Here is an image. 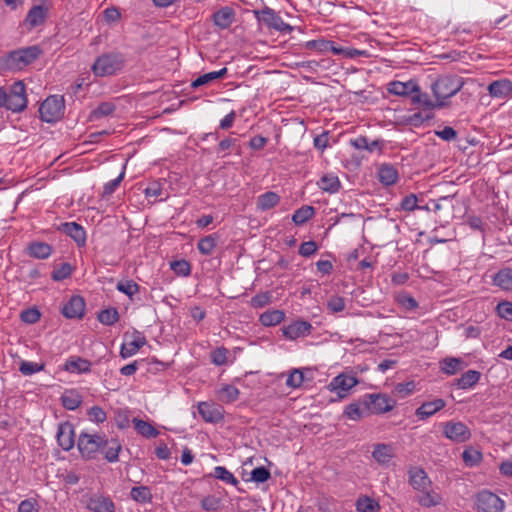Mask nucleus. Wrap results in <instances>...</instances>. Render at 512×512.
I'll list each match as a JSON object with an SVG mask.
<instances>
[{"instance_id":"obj_38","label":"nucleus","mask_w":512,"mask_h":512,"mask_svg":"<svg viewBox=\"0 0 512 512\" xmlns=\"http://www.w3.org/2000/svg\"><path fill=\"white\" fill-rule=\"evenodd\" d=\"M285 318V313L282 310H268L260 315V322L264 326H275L281 323Z\"/></svg>"},{"instance_id":"obj_26","label":"nucleus","mask_w":512,"mask_h":512,"mask_svg":"<svg viewBox=\"0 0 512 512\" xmlns=\"http://www.w3.org/2000/svg\"><path fill=\"white\" fill-rule=\"evenodd\" d=\"M64 370L70 373H87L91 370V363L79 356H71L66 360Z\"/></svg>"},{"instance_id":"obj_17","label":"nucleus","mask_w":512,"mask_h":512,"mask_svg":"<svg viewBox=\"0 0 512 512\" xmlns=\"http://www.w3.org/2000/svg\"><path fill=\"white\" fill-rule=\"evenodd\" d=\"M58 230L71 237L79 247L86 244V232L80 224L65 222L58 227Z\"/></svg>"},{"instance_id":"obj_60","label":"nucleus","mask_w":512,"mask_h":512,"mask_svg":"<svg viewBox=\"0 0 512 512\" xmlns=\"http://www.w3.org/2000/svg\"><path fill=\"white\" fill-rule=\"evenodd\" d=\"M327 308L332 313L342 312L345 309V299L340 296H332L327 301Z\"/></svg>"},{"instance_id":"obj_59","label":"nucleus","mask_w":512,"mask_h":512,"mask_svg":"<svg viewBox=\"0 0 512 512\" xmlns=\"http://www.w3.org/2000/svg\"><path fill=\"white\" fill-rule=\"evenodd\" d=\"M270 477V471L264 466L256 467L251 472V480L256 483H264L270 479Z\"/></svg>"},{"instance_id":"obj_15","label":"nucleus","mask_w":512,"mask_h":512,"mask_svg":"<svg viewBox=\"0 0 512 512\" xmlns=\"http://www.w3.org/2000/svg\"><path fill=\"white\" fill-rule=\"evenodd\" d=\"M198 413L205 422L209 423H218L224 418L223 408L211 402H200L198 404Z\"/></svg>"},{"instance_id":"obj_20","label":"nucleus","mask_w":512,"mask_h":512,"mask_svg":"<svg viewBox=\"0 0 512 512\" xmlns=\"http://www.w3.org/2000/svg\"><path fill=\"white\" fill-rule=\"evenodd\" d=\"M48 11V7L44 5L33 6L26 15L25 24L29 26V29L42 25L46 21Z\"/></svg>"},{"instance_id":"obj_56","label":"nucleus","mask_w":512,"mask_h":512,"mask_svg":"<svg viewBox=\"0 0 512 512\" xmlns=\"http://www.w3.org/2000/svg\"><path fill=\"white\" fill-rule=\"evenodd\" d=\"M45 365L44 364H38L35 362H28V361H21L19 365V371L25 375L29 376L34 373L40 372L44 370Z\"/></svg>"},{"instance_id":"obj_57","label":"nucleus","mask_w":512,"mask_h":512,"mask_svg":"<svg viewBox=\"0 0 512 512\" xmlns=\"http://www.w3.org/2000/svg\"><path fill=\"white\" fill-rule=\"evenodd\" d=\"M124 175H125V166L123 167L122 172L119 174V176L117 178L109 181L108 183H106L104 185L103 192H102L101 196L103 198H106V197H109L110 195H112L115 192V190L118 188V186L120 185L121 181L124 178Z\"/></svg>"},{"instance_id":"obj_5","label":"nucleus","mask_w":512,"mask_h":512,"mask_svg":"<svg viewBox=\"0 0 512 512\" xmlns=\"http://www.w3.org/2000/svg\"><path fill=\"white\" fill-rule=\"evenodd\" d=\"M361 404L368 410L369 415L383 414L391 411L396 401L385 393H372L365 394L361 398Z\"/></svg>"},{"instance_id":"obj_61","label":"nucleus","mask_w":512,"mask_h":512,"mask_svg":"<svg viewBox=\"0 0 512 512\" xmlns=\"http://www.w3.org/2000/svg\"><path fill=\"white\" fill-rule=\"evenodd\" d=\"M40 312L36 308H28L21 312L20 318L24 323L34 324L39 321Z\"/></svg>"},{"instance_id":"obj_42","label":"nucleus","mask_w":512,"mask_h":512,"mask_svg":"<svg viewBox=\"0 0 512 512\" xmlns=\"http://www.w3.org/2000/svg\"><path fill=\"white\" fill-rule=\"evenodd\" d=\"M133 423L136 431L143 437L154 438L159 434L156 428L144 420L134 418Z\"/></svg>"},{"instance_id":"obj_33","label":"nucleus","mask_w":512,"mask_h":512,"mask_svg":"<svg viewBox=\"0 0 512 512\" xmlns=\"http://www.w3.org/2000/svg\"><path fill=\"white\" fill-rule=\"evenodd\" d=\"M493 284L499 288L512 290V268H503L499 270L493 277Z\"/></svg>"},{"instance_id":"obj_12","label":"nucleus","mask_w":512,"mask_h":512,"mask_svg":"<svg viewBox=\"0 0 512 512\" xmlns=\"http://www.w3.org/2000/svg\"><path fill=\"white\" fill-rule=\"evenodd\" d=\"M85 301L82 296L74 295L61 309L62 315L67 319H82L85 315Z\"/></svg>"},{"instance_id":"obj_40","label":"nucleus","mask_w":512,"mask_h":512,"mask_svg":"<svg viewBox=\"0 0 512 512\" xmlns=\"http://www.w3.org/2000/svg\"><path fill=\"white\" fill-rule=\"evenodd\" d=\"M357 512H379V503L368 496H360L355 503Z\"/></svg>"},{"instance_id":"obj_14","label":"nucleus","mask_w":512,"mask_h":512,"mask_svg":"<svg viewBox=\"0 0 512 512\" xmlns=\"http://www.w3.org/2000/svg\"><path fill=\"white\" fill-rule=\"evenodd\" d=\"M56 437L59 446L63 450H71L75 444V432L73 424L69 421L60 423L58 425Z\"/></svg>"},{"instance_id":"obj_36","label":"nucleus","mask_w":512,"mask_h":512,"mask_svg":"<svg viewBox=\"0 0 512 512\" xmlns=\"http://www.w3.org/2000/svg\"><path fill=\"white\" fill-rule=\"evenodd\" d=\"M280 201V197L273 191L265 192L257 198V208L261 211L269 210L275 207Z\"/></svg>"},{"instance_id":"obj_18","label":"nucleus","mask_w":512,"mask_h":512,"mask_svg":"<svg viewBox=\"0 0 512 512\" xmlns=\"http://www.w3.org/2000/svg\"><path fill=\"white\" fill-rule=\"evenodd\" d=\"M351 146L358 150H366L370 153L378 152L382 153L385 146L384 140L375 139L370 141L366 136H358L357 138L350 140Z\"/></svg>"},{"instance_id":"obj_1","label":"nucleus","mask_w":512,"mask_h":512,"mask_svg":"<svg viewBox=\"0 0 512 512\" xmlns=\"http://www.w3.org/2000/svg\"><path fill=\"white\" fill-rule=\"evenodd\" d=\"M43 54L38 45L18 48L0 57V74L8 71H20L32 64Z\"/></svg>"},{"instance_id":"obj_29","label":"nucleus","mask_w":512,"mask_h":512,"mask_svg":"<svg viewBox=\"0 0 512 512\" xmlns=\"http://www.w3.org/2000/svg\"><path fill=\"white\" fill-rule=\"evenodd\" d=\"M411 101L413 104L422 106L426 110L443 108L447 105L444 101L433 102L427 93H422L420 90L412 94Z\"/></svg>"},{"instance_id":"obj_34","label":"nucleus","mask_w":512,"mask_h":512,"mask_svg":"<svg viewBox=\"0 0 512 512\" xmlns=\"http://www.w3.org/2000/svg\"><path fill=\"white\" fill-rule=\"evenodd\" d=\"M481 377V373L476 370H468L461 375L460 378L455 379L454 385L459 389H469L477 384Z\"/></svg>"},{"instance_id":"obj_52","label":"nucleus","mask_w":512,"mask_h":512,"mask_svg":"<svg viewBox=\"0 0 512 512\" xmlns=\"http://www.w3.org/2000/svg\"><path fill=\"white\" fill-rule=\"evenodd\" d=\"M116 288L119 292L126 294L130 298L140 290V286L133 280L119 281Z\"/></svg>"},{"instance_id":"obj_51","label":"nucleus","mask_w":512,"mask_h":512,"mask_svg":"<svg viewBox=\"0 0 512 512\" xmlns=\"http://www.w3.org/2000/svg\"><path fill=\"white\" fill-rule=\"evenodd\" d=\"M462 458L464 463L469 466L473 467L479 464L482 460V453L478 450L469 448L465 449L462 453Z\"/></svg>"},{"instance_id":"obj_13","label":"nucleus","mask_w":512,"mask_h":512,"mask_svg":"<svg viewBox=\"0 0 512 512\" xmlns=\"http://www.w3.org/2000/svg\"><path fill=\"white\" fill-rule=\"evenodd\" d=\"M86 507L92 512H115L113 500L99 493L87 497Z\"/></svg>"},{"instance_id":"obj_62","label":"nucleus","mask_w":512,"mask_h":512,"mask_svg":"<svg viewBox=\"0 0 512 512\" xmlns=\"http://www.w3.org/2000/svg\"><path fill=\"white\" fill-rule=\"evenodd\" d=\"M417 202H418L417 196L415 194L411 193L402 199L400 206H401L402 210L411 212V211H414V210L420 208L417 205Z\"/></svg>"},{"instance_id":"obj_8","label":"nucleus","mask_w":512,"mask_h":512,"mask_svg":"<svg viewBox=\"0 0 512 512\" xmlns=\"http://www.w3.org/2000/svg\"><path fill=\"white\" fill-rule=\"evenodd\" d=\"M358 379L351 374L341 373L334 377L327 385V389L336 393V398L331 401H337L345 398L350 389L358 384Z\"/></svg>"},{"instance_id":"obj_30","label":"nucleus","mask_w":512,"mask_h":512,"mask_svg":"<svg viewBox=\"0 0 512 512\" xmlns=\"http://www.w3.org/2000/svg\"><path fill=\"white\" fill-rule=\"evenodd\" d=\"M379 182L385 186H391L397 182L398 171L391 164H382L378 170Z\"/></svg>"},{"instance_id":"obj_27","label":"nucleus","mask_w":512,"mask_h":512,"mask_svg":"<svg viewBox=\"0 0 512 512\" xmlns=\"http://www.w3.org/2000/svg\"><path fill=\"white\" fill-rule=\"evenodd\" d=\"M134 335L135 337L131 342L122 345L120 350V355L122 358L133 356L140 348L146 344V339L140 332L135 331Z\"/></svg>"},{"instance_id":"obj_10","label":"nucleus","mask_w":512,"mask_h":512,"mask_svg":"<svg viewBox=\"0 0 512 512\" xmlns=\"http://www.w3.org/2000/svg\"><path fill=\"white\" fill-rule=\"evenodd\" d=\"M27 107L25 85L22 81L15 82L7 93L6 109L21 112Z\"/></svg>"},{"instance_id":"obj_35","label":"nucleus","mask_w":512,"mask_h":512,"mask_svg":"<svg viewBox=\"0 0 512 512\" xmlns=\"http://www.w3.org/2000/svg\"><path fill=\"white\" fill-rule=\"evenodd\" d=\"M227 71H228L227 68L224 67L218 71H213V72H209V73L200 75L199 77H197L195 80L192 81L191 87L196 89L200 86L207 85V84L213 82L214 80L221 79L227 74Z\"/></svg>"},{"instance_id":"obj_55","label":"nucleus","mask_w":512,"mask_h":512,"mask_svg":"<svg viewBox=\"0 0 512 512\" xmlns=\"http://www.w3.org/2000/svg\"><path fill=\"white\" fill-rule=\"evenodd\" d=\"M305 380L304 372L300 369H293L287 380L286 385L291 388H299Z\"/></svg>"},{"instance_id":"obj_16","label":"nucleus","mask_w":512,"mask_h":512,"mask_svg":"<svg viewBox=\"0 0 512 512\" xmlns=\"http://www.w3.org/2000/svg\"><path fill=\"white\" fill-rule=\"evenodd\" d=\"M312 325L308 321L297 320L282 328L283 335L289 340L305 337L311 333Z\"/></svg>"},{"instance_id":"obj_19","label":"nucleus","mask_w":512,"mask_h":512,"mask_svg":"<svg viewBox=\"0 0 512 512\" xmlns=\"http://www.w3.org/2000/svg\"><path fill=\"white\" fill-rule=\"evenodd\" d=\"M388 92L397 96H412L414 92L419 91V85L414 80L407 82L392 81L388 84Z\"/></svg>"},{"instance_id":"obj_48","label":"nucleus","mask_w":512,"mask_h":512,"mask_svg":"<svg viewBox=\"0 0 512 512\" xmlns=\"http://www.w3.org/2000/svg\"><path fill=\"white\" fill-rule=\"evenodd\" d=\"M462 363L461 358L447 357L442 361L444 366L441 367V370L447 375H454L460 369Z\"/></svg>"},{"instance_id":"obj_22","label":"nucleus","mask_w":512,"mask_h":512,"mask_svg":"<svg viewBox=\"0 0 512 512\" xmlns=\"http://www.w3.org/2000/svg\"><path fill=\"white\" fill-rule=\"evenodd\" d=\"M235 15V10L232 7L225 6L213 13L212 20L215 26L227 29L235 21Z\"/></svg>"},{"instance_id":"obj_6","label":"nucleus","mask_w":512,"mask_h":512,"mask_svg":"<svg viewBox=\"0 0 512 512\" xmlns=\"http://www.w3.org/2000/svg\"><path fill=\"white\" fill-rule=\"evenodd\" d=\"M255 18L260 24H264L269 29H274L281 33H291L294 27L285 23L282 18L270 7L265 6L262 10H253Z\"/></svg>"},{"instance_id":"obj_4","label":"nucleus","mask_w":512,"mask_h":512,"mask_svg":"<svg viewBox=\"0 0 512 512\" xmlns=\"http://www.w3.org/2000/svg\"><path fill=\"white\" fill-rule=\"evenodd\" d=\"M65 111L63 96L52 95L47 97L39 108L40 119L47 123H54L60 120Z\"/></svg>"},{"instance_id":"obj_49","label":"nucleus","mask_w":512,"mask_h":512,"mask_svg":"<svg viewBox=\"0 0 512 512\" xmlns=\"http://www.w3.org/2000/svg\"><path fill=\"white\" fill-rule=\"evenodd\" d=\"M72 271L73 268L69 263H62L52 271L51 278L52 280L59 282L69 278L72 274Z\"/></svg>"},{"instance_id":"obj_54","label":"nucleus","mask_w":512,"mask_h":512,"mask_svg":"<svg viewBox=\"0 0 512 512\" xmlns=\"http://www.w3.org/2000/svg\"><path fill=\"white\" fill-rule=\"evenodd\" d=\"M115 108V105L111 102H102L92 111L91 117L94 119H100L102 117L109 116L115 111Z\"/></svg>"},{"instance_id":"obj_53","label":"nucleus","mask_w":512,"mask_h":512,"mask_svg":"<svg viewBox=\"0 0 512 512\" xmlns=\"http://www.w3.org/2000/svg\"><path fill=\"white\" fill-rule=\"evenodd\" d=\"M170 268L178 276L186 277L189 276L191 273V265L185 259L172 261L170 263Z\"/></svg>"},{"instance_id":"obj_50","label":"nucleus","mask_w":512,"mask_h":512,"mask_svg":"<svg viewBox=\"0 0 512 512\" xmlns=\"http://www.w3.org/2000/svg\"><path fill=\"white\" fill-rule=\"evenodd\" d=\"M216 246V238L213 235H208L201 238L197 244V248L202 255H210Z\"/></svg>"},{"instance_id":"obj_45","label":"nucleus","mask_w":512,"mask_h":512,"mask_svg":"<svg viewBox=\"0 0 512 512\" xmlns=\"http://www.w3.org/2000/svg\"><path fill=\"white\" fill-rule=\"evenodd\" d=\"M417 502L422 507L430 508L440 504L441 496L438 493L428 491L427 489L418 496Z\"/></svg>"},{"instance_id":"obj_23","label":"nucleus","mask_w":512,"mask_h":512,"mask_svg":"<svg viewBox=\"0 0 512 512\" xmlns=\"http://www.w3.org/2000/svg\"><path fill=\"white\" fill-rule=\"evenodd\" d=\"M446 406V402L441 399H434L433 401L424 402L420 407L416 409L415 415L420 420H425L431 416H433L435 413L440 411Z\"/></svg>"},{"instance_id":"obj_32","label":"nucleus","mask_w":512,"mask_h":512,"mask_svg":"<svg viewBox=\"0 0 512 512\" xmlns=\"http://www.w3.org/2000/svg\"><path fill=\"white\" fill-rule=\"evenodd\" d=\"M343 416L353 421H359L363 417L369 416V413L368 410L362 406L360 399L359 402L348 404L344 409Z\"/></svg>"},{"instance_id":"obj_28","label":"nucleus","mask_w":512,"mask_h":512,"mask_svg":"<svg viewBox=\"0 0 512 512\" xmlns=\"http://www.w3.org/2000/svg\"><path fill=\"white\" fill-rule=\"evenodd\" d=\"M122 446L118 439L111 438L107 440L104 438V443L101 447V450L104 453V458L108 462H116L119 459V452L121 451Z\"/></svg>"},{"instance_id":"obj_7","label":"nucleus","mask_w":512,"mask_h":512,"mask_svg":"<svg viewBox=\"0 0 512 512\" xmlns=\"http://www.w3.org/2000/svg\"><path fill=\"white\" fill-rule=\"evenodd\" d=\"M104 443V437L97 434L81 433L78 438L77 447L81 456L86 460L96 458Z\"/></svg>"},{"instance_id":"obj_63","label":"nucleus","mask_w":512,"mask_h":512,"mask_svg":"<svg viewBox=\"0 0 512 512\" xmlns=\"http://www.w3.org/2000/svg\"><path fill=\"white\" fill-rule=\"evenodd\" d=\"M318 250V245L315 241L310 240L303 242L298 250V253L303 257H310L315 254Z\"/></svg>"},{"instance_id":"obj_3","label":"nucleus","mask_w":512,"mask_h":512,"mask_svg":"<svg viewBox=\"0 0 512 512\" xmlns=\"http://www.w3.org/2000/svg\"><path fill=\"white\" fill-rule=\"evenodd\" d=\"M463 80L458 76L443 75L432 83L431 89L437 102L444 101L456 95L463 87Z\"/></svg>"},{"instance_id":"obj_39","label":"nucleus","mask_w":512,"mask_h":512,"mask_svg":"<svg viewBox=\"0 0 512 512\" xmlns=\"http://www.w3.org/2000/svg\"><path fill=\"white\" fill-rule=\"evenodd\" d=\"M61 403L67 410H75L82 403V397L76 390H68L61 396Z\"/></svg>"},{"instance_id":"obj_43","label":"nucleus","mask_w":512,"mask_h":512,"mask_svg":"<svg viewBox=\"0 0 512 512\" xmlns=\"http://www.w3.org/2000/svg\"><path fill=\"white\" fill-rule=\"evenodd\" d=\"M131 498L138 503H150L152 501L151 489L148 486H135L130 491Z\"/></svg>"},{"instance_id":"obj_41","label":"nucleus","mask_w":512,"mask_h":512,"mask_svg":"<svg viewBox=\"0 0 512 512\" xmlns=\"http://www.w3.org/2000/svg\"><path fill=\"white\" fill-rule=\"evenodd\" d=\"M315 214V210L312 206L303 205L299 209H297L292 215V221L295 225H303L309 219H311Z\"/></svg>"},{"instance_id":"obj_9","label":"nucleus","mask_w":512,"mask_h":512,"mask_svg":"<svg viewBox=\"0 0 512 512\" xmlns=\"http://www.w3.org/2000/svg\"><path fill=\"white\" fill-rule=\"evenodd\" d=\"M504 507V501L488 490H482L476 495L477 512H503Z\"/></svg>"},{"instance_id":"obj_24","label":"nucleus","mask_w":512,"mask_h":512,"mask_svg":"<svg viewBox=\"0 0 512 512\" xmlns=\"http://www.w3.org/2000/svg\"><path fill=\"white\" fill-rule=\"evenodd\" d=\"M53 248L50 244L41 241L30 242L26 247V252L35 259H47L52 254Z\"/></svg>"},{"instance_id":"obj_58","label":"nucleus","mask_w":512,"mask_h":512,"mask_svg":"<svg viewBox=\"0 0 512 512\" xmlns=\"http://www.w3.org/2000/svg\"><path fill=\"white\" fill-rule=\"evenodd\" d=\"M229 350L225 347L216 348L211 352V361L217 366L225 365L227 362V355Z\"/></svg>"},{"instance_id":"obj_46","label":"nucleus","mask_w":512,"mask_h":512,"mask_svg":"<svg viewBox=\"0 0 512 512\" xmlns=\"http://www.w3.org/2000/svg\"><path fill=\"white\" fill-rule=\"evenodd\" d=\"M239 389L233 385L226 384L219 390V399L225 403H232L239 397Z\"/></svg>"},{"instance_id":"obj_37","label":"nucleus","mask_w":512,"mask_h":512,"mask_svg":"<svg viewBox=\"0 0 512 512\" xmlns=\"http://www.w3.org/2000/svg\"><path fill=\"white\" fill-rule=\"evenodd\" d=\"M372 456L379 464H386L393 457V449L388 444H377L374 447Z\"/></svg>"},{"instance_id":"obj_47","label":"nucleus","mask_w":512,"mask_h":512,"mask_svg":"<svg viewBox=\"0 0 512 512\" xmlns=\"http://www.w3.org/2000/svg\"><path fill=\"white\" fill-rule=\"evenodd\" d=\"M212 475L216 479H219L227 484H231L233 486H237L239 484L237 478H235V476L223 466L215 467Z\"/></svg>"},{"instance_id":"obj_2","label":"nucleus","mask_w":512,"mask_h":512,"mask_svg":"<svg viewBox=\"0 0 512 512\" xmlns=\"http://www.w3.org/2000/svg\"><path fill=\"white\" fill-rule=\"evenodd\" d=\"M124 62L125 60L121 53H105L96 58L91 69L97 77L112 76L123 68Z\"/></svg>"},{"instance_id":"obj_11","label":"nucleus","mask_w":512,"mask_h":512,"mask_svg":"<svg viewBox=\"0 0 512 512\" xmlns=\"http://www.w3.org/2000/svg\"><path fill=\"white\" fill-rule=\"evenodd\" d=\"M443 433L445 437L456 443H463L471 438V431L463 422H446Z\"/></svg>"},{"instance_id":"obj_21","label":"nucleus","mask_w":512,"mask_h":512,"mask_svg":"<svg viewBox=\"0 0 512 512\" xmlns=\"http://www.w3.org/2000/svg\"><path fill=\"white\" fill-rule=\"evenodd\" d=\"M410 485L420 492L426 491L431 486V480L422 468H414L409 471Z\"/></svg>"},{"instance_id":"obj_31","label":"nucleus","mask_w":512,"mask_h":512,"mask_svg":"<svg viewBox=\"0 0 512 512\" xmlns=\"http://www.w3.org/2000/svg\"><path fill=\"white\" fill-rule=\"evenodd\" d=\"M318 187L324 192L336 193L341 188L338 176L333 173L324 174L317 182Z\"/></svg>"},{"instance_id":"obj_25","label":"nucleus","mask_w":512,"mask_h":512,"mask_svg":"<svg viewBox=\"0 0 512 512\" xmlns=\"http://www.w3.org/2000/svg\"><path fill=\"white\" fill-rule=\"evenodd\" d=\"M488 92L492 97L505 98L512 94V82L508 79L493 81L488 86Z\"/></svg>"},{"instance_id":"obj_64","label":"nucleus","mask_w":512,"mask_h":512,"mask_svg":"<svg viewBox=\"0 0 512 512\" xmlns=\"http://www.w3.org/2000/svg\"><path fill=\"white\" fill-rule=\"evenodd\" d=\"M497 313L501 318L512 321V303L508 301L500 302L497 305Z\"/></svg>"},{"instance_id":"obj_44","label":"nucleus","mask_w":512,"mask_h":512,"mask_svg":"<svg viewBox=\"0 0 512 512\" xmlns=\"http://www.w3.org/2000/svg\"><path fill=\"white\" fill-rule=\"evenodd\" d=\"M119 317V312L114 307L101 310L97 315L98 321L106 326L114 325L116 322H118Z\"/></svg>"}]
</instances>
